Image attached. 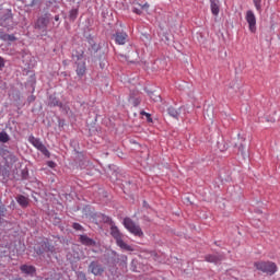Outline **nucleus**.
Returning a JSON list of instances; mask_svg holds the SVG:
<instances>
[{
	"instance_id": "1",
	"label": "nucleus",
	"mask_w": 280,
	"mask_h": 280,
	"mask_svg": "<svg viewBox=\"0 0 280 280\" xmlns=\"http://www.w3.org/2000/svg\"><path fill=\"white\" fill-rule=\"evenodd\" d=\"M110 235H112V237H114L117 246H119V248H121V250H128V252L135 250V248H132V246H130V245L126 244V242H124V234H121V232L119 231V228H117V225L110 226Z\"/></svg>"
},
{
	"instance_id": "2",
	"label": "nucleus",
	"mask_w": 280,
	"mask_h": 280,
	"mask_svg": "<svg viewBox=\"0 0 280 280\" xmlns=\"http://www.w3.org/2000/svg\"><path fill=\"white\" fill-rule=\"evenodd\" d=\"M254 266L256 270L265 272V275H269L270 277H272V275H275V272L278 270L277 264L272 261H256Z\"/></svg>"
},
{
	"instance_id": "3",
	"label": "nucleus",
	"mask_w": 280,
	"mask_h": 280,
	"mask_svg": "<svg viewBox=\"0 0 280 280\" xmlns=\"http://www.w3.org/2000/svg\"><path fill=\"white\" fill-rule=\"evenodd\" d=\"M124 226H125V229H127V231H129V233H131L136 237H143V230H141V226H139V224L135 223V221H132V219L125 218Z\"/></svg>"
},
{
	"instance_id": "4",
	"label": "nucleus",
	"mask_w": 280,
	"mask_h": 280,
	"mask_svg": "<svg viewBox=\"0 0 280 280\" xmlns=\"http://www.w3.org/2000/svg\"><path fill=\"white\" fill-rule=\"evenodd\" d=\"M28 141L31 142V144L36 148V150H38L39 152H42V154H44V156H47V159H49L51 156V153L49 152V150L47 149V147H45V144H43V142L40 141V139L34 137V136H30L28 137Z\"/></svg>"
},
{
	"instance_id": "5",
	"label": "nucleus",
	"mask_w": 280,
	"mask_h": 280,
	"mask_svg": "<svg viewBox=\"0 0 280 280\" xmlns=\"http://www.w3.org/2000/svg\"><path fill=\"white\" fill-rule=\"evenodd\" d=\"M0 25L2 27H10L12 25V10L4 9L0 11Z\"/></svg>"
},
{
	"instance_id": "6",
	"label": "nucleus",
	"mask_w": 280,
	"mask_h": 280,
	"mask_svg": "<svg viewBox=\"0 0 280 280\" xmlns=\"http://www.w3.org/2000/svg\"><path fill=\"white\" fill-rule=\"evenodd\" d=\"M245 20L248 24L249 32H252V34H255V32H257V18L252 10H248L246 12Z\"/></svg>"
},
{
	"instance_id": "7",
	"label": "nucleus",
	"mask_w": 280,
	"mask_h": 280,
	"mask_svg": "<svg viewBox=\"0 0 280 280\" xmlns=\"http://www.w3.org/2000/svg\"><path fill=\"white\" fill-rule=\"evenodd\" d=\"M35 250L37 255H43V253H54L56 250V247L54 245H50L49 242L44 241L40 243V246H36Z\"/></svg>"
},
{
	"instance_id": "8",
	"label": "nucleus",
	"mask_w": 280,
	"mask_h": 280,
	"mask_svg": "<svg viewBox=\"0 0 280 280\" xmlns=\"http://www.w3.org/2000/svg\"><path fill=\"white\" fill-rule=\"evenodd\" d=\"M89 272H91L95 277H100V276L104 275V268L102 267V265H100V262L92 261L89 265Z\"/></svg>"
},
{
	"instance_id": "9",
	"label": "nucleus",
	"mask_w": 280,
	"mask_h": 280,
	"mask_svg": "<svg viewBox=\"0 0 280 280\" xmlns=\"http://www.w3.org/2000/svg\"><path fill=\"white\" fill-rule=\"evenodd\" d=\"M113 36L116 45H126L128 43V33L126 32H116Z\"/></svg>"
},
{
	"instance_id": "10",
	"label": "nucleus",
	"mask_w": 280,
	"mask_h": 280,
	"mask_svg": "<svg viewBox=\"0 0 280 280\" xmlns=\"http://www.w3.org/2000/svg\"><path fill=\"white\" fill-rule=\"evenodd\" d=\"M47 25H49V18L42 16L36 22V27L38 30H47Z\"/></svg>"
},
{
	"instance_id": "11",
	"label": "nucleus",
	"mask_w": 280,
	"mask_h": 280,
	"mask_svg": "<svg viewBox=\"0 0 280 280\" xmlns=\"http://www.w3.org/2000/svg\"><path fill=\"white\" fill-rule=\"evenodd\" d=\"M77 75L82 78L84 73H86V62L84 61H77Z\"/></svg>"
},
{
	"instance_id": "12",
	"label": "nucleus",
	"mask_w": 280,
	"mask_h": 280,
	"mask_svg": "<svg viewBox=\"0 0 280 280\" xmlns=\"http://www.w3.org/2000/svg\"><path fill=\"white\" fill-rule=\"evenodd\" d=\"M210 9L213 16H218L220 14V1L210 0Z\"/></svg>"
},
{
	"instance_id": "13",
	"label": "nucleus",
	"mask_w": 280,
	"mask_h": 280,
	"mask_svg": "<svg viewBox=\"0 0 280 280\" xmlns=\"http://www.w3.org/2000/svg\"><path fill=\"white\" fill-rule=\"evenodd\" d=\"M205 259L209 264H218L219 261H222V259H224V257L222 255H207L205 257Z\"/></svg>"
},
{
	"instance_id": "14",
	"label": "nucleus",
	"mask_w": 280,
	"mask_h": 280,
	"mask_svg": "<svg viewBox=\"0 0 280 280\" xmlns=\"http://www.w3.org/2000/svg\"><path fill=\"white\" fill-rule=\"evenodd\" d=\"M21 272L24 275H34L36 272V267L32 265H22L20 267Z\"/></svg>"
},
{
	"instance_id": "15",
	"label": "nucleus",
	"mask_w": 280,
	"mask_h": 280,
	"mask_svg": "<svg viewBox=\"0 0 280 280\" xmlns=\"http://www.w3.org/2000/svg\"><path fill=\"white\" fill-rule=\"evenodd\" d=\"M72 58L77 60L75 62H83L84 61V50L82 48L77 49L72 54Z\"/></svg>"
},
{
	"instance_id": "16",
	"label": "nucleus",
	"mask_w": 280,
	"mask_h": 280,
	"mask_svg": "<svg viewBox=\"0 0 280 280\" xmlns=\"http://www.w3.org/2000/svg\"><path fill=\"white\" fill-rule=\"evenodd\" d=\"M80 242L83 244V246H95V241L86 235H81Z\"/></svg>"
},
{
	"instance_id": "17",
	"label": "nucleus",
	"mask_w": 280,
	"mask_h": 280,
	"mask_svg": "<svg viewBox=\"0 0 280 280\" xmlns=\"http://www.w3.org/2000/svg\"><path fill=\"white\" fill-rule=\"evenodd\" d=\"M18 202L20 203L21 207H27V205H30V199H27V197L20 195L18 197Z\"/></svg>"
},
{
	"instance_id": "18",
	"label": "nucleus",
	"mask_w": 280,
	"mask_h": 280,
	"mask_svg": "<svg viewBox=\"0 0 280 280\" xmlns=\"http://www.w3.org/2000/svg\"><path fill=\"white\" fill-rule=\"evenodd\" d=\"M2 40H4V43H14L16 36L3 33Z\"/></svg>"
},
{
	"instance_id": "19",
	"label": "nucleus",
	"mask_w": 280,
	"mask_h": 280,
	"mask_svg": "<svg viewBox=\"0 0 280 280\" xmlns=\"http://www.w3.org/2000/svg\"><path fill=\"white\" fill-rule=\"evenodd\" d=\"M167 113H168V115L171 116V117H174V119H178V117H179V113H178V110H176V108H174V107H168V109H167Z\"/></svg>"
},
{
	"instance_id": "20",
	"label": "nucleus",
	"mask_w": 280,
	"mask_h": 280,
	"mask_svg": "<svg viewBox=\"0 0 280 280\" xmlns=\"http://www.w3.org/2000/svg\"><path fill=\"white\" fill-rule=\"evenodd\" d=\"M10 141V136L5 131L0 132V143H8Z\"/></svg>"
},
{
	"instance_id": "21",
	"label": "nucleus",
	"mask_w": 280,
	"mask_h": 280,
	"mask_svg": "<svg viewBox=\"0 0 280 280\" xmlns=\"http://www.w3.org/2000/svg\"><path fill=\"white\" fill-rule=\"evenodd\" d=\"M49 106H60V102L58 101V98L50 96L49 97Z\"/></svg>"
},
{
	"instance_id": "22",
	"label": "nucleus",
	"mask_w": 280,
	"mask_h": 280,
	"mask_svg": "<svg viewBox=\"0 0 280 280\" xmlns=\"http://www.w3.org/2000/svg\"><path fill=\"white\" fill-rule=\"evenodd\" d=\"M254 5L257 12H261V0H254Z\"/></svg>"
},
{
	"instance_id": "23",
	"label": "nucleus",
	"mask_w": 280,
	"mask_h": 280,
	"mask_svg": "<svg viewBox=\"0 0 280 280\" xmlns=\"http://www.w3.org/2000/svg\"><path fill=\"white\" fill-rule=\"evenodd\" d=\"M70 19H71L72 21H75V19H78V10L72 9V10L70 11Z\"/></svg>"
},
{
	"instance_id": "24",
	"label": "nucleus",
	"mask_w": 280,
	"mask_h": 280,
	"mask_svg": "<svg viewBox=\"0 0 280 280\" xmlns=\"http://www.w3.org/2000/svg\"><path fill=\"white\" fill-rule=\"evenodd\" d=\"M150 97L153 102H161V95L151 93Z\"/></svg>"
},
{
	"instance_id": "25",
	"label": "nucleus",
	"mask_w": 280,
	"mask_h": 280,
	"mask_svg": "<svg viewBox=\"0 0 280 280\" xmlns=\"http://www.w3.org/2000/svg\"><path fill=\"white\" fill-rule=\"evenodd\" d=\"M8 209H5V206H0V218L5 217Z\"/></svg>"
},
{
	"instance_id": "26",
	"label": "nucleus",
	"mask_w": 280,
	"mask_h": 280,
	"mask_svg": "<svg viewBox=\"0 0 280 280\" xmlns=\"http://www.w3.org/2000/svg\"><path fill=\"white\" fill-rule=\"evenodd\" d=\"M141 115H144L147 117V121L152 122V116L145 112H141Z\"/></svg>"
},
{
	"instance_id": "27",
	"label": "nucleus",
	"mask_w": 280,
	"mask_h": 280,
	"mask_svg": "<svg viewBox=\"0 0 280 280\" xmlns=\"http://www.w3.org/2000/svg\"><path fill=\"white\" fill-rule=\"evenodd\" d=\"M73 229H75V231H82V225H80V223H73Z\"/></svg>"
},
{
	"instance_id": "28",
	"label": "nucleus",
	"mask_w": 280,
	"mask_h": 280,
	"mask_svg": "<svg viewBox=\"0 0 280 280\" xmlns=\"http://www.w3.org/2000/svg\"><path fill=\"white\" fill-rule=\"evenodd\" d=\"M47 165H48V167H51V170H54V167H56V162H54V161H48V162H47Z\"/></svg>"
},
{
	"instance_id": "29",
	"label": "nucleus",
	"mask_w": 280,
	"mask_h": 280,
	"mask_svg": "<svg viewBox=\"0 0 280 280\" xmlns=\"http://www.w3.org/2000/svg\"><path fill=\"white\" fill-rule=\"evenodd\" d=\"M3 67H5V61L0 57V69H3Z\"/></svg>"
},
{
	"instance_id": "30",
	"label": "nucleus",
	"mask_w": 280,
	"mask_h": 280,
	"mask_svg": "<svg viewBox=\"0 0 280 280\" xmlns=\"http://www.w3.org/2000/svg\"><path fill=\"white\" fill-rule=\"evenodd\" d=\"M132 12H135V14H142L141 9H137V8H133Z\"/></svg>"
},
{
	"instance_id": "31",
	"label": "nucleus",
	"mask_w": 280,
	"mask_h": 280,
	"mask_svg": "<svg viewBox=\"0 0 280 280\" xmlns=\"http://www.w3.org/2000/svg\"><path fill=\"white\" fill-rule=\"evenodd\" d=\"M81 280H86V275L80 273Z\"/></svg>"
},
{
	"instance_id": "32",
	"label": "nucleus",
	"mask_w": 280,
	"mask_h": 280,
	"mask_svg": "<svg viewBox=\"0 0 280 280\" xmlns=\"http://www.w3.org/2000/svg\"><path fill=\"white\" fill-rule=\"evenodd\" d=\"M139 104H140V101L136 100L135 103H133V106H139Z\"/></svg>"
},
{
	"instance_id": "33",
	"label": "nucleus",
	"mask_w": 280,
	"mask_h": 280,
	"mask_svg": "<svg viewBox=\"0 0 280 280\" xmlns=\"http://www.w3.org/2000/svg\"><path fill=\"white\" fill-rule=\"evenodd\" d=\"M0 40H3V31L0 30Z\"/></svg>"
},
{
	"instance_id": "34",
	"label": "nucleus",
	"mask_w": 280,
	"mask_h": 280,
	"mask_svg": "<svg viewBox=\"0 0 280 280\" xmlns=\"http://www.w3.org/2000/svg\"><path fill=\"white\" fill-rule=\"evenodd\" d=\"M34 100H36V97L31 96V97L28 98V102H34Z\"/></svg>"
},
{
	"instance_id": "35",
	"label": "nucleus",
	"mask_w": 280,
	"mask_h": 280,
	"mask_svg": "<svg viewBox=\"0 0 280 280\" xmlns=\"http://www.w3.org/2000/svg\"><path fill=\"white\" fill-rule=\"evenodd\" d=\"M55 21H60V16H59V15H56V16H55Z\"/></svg>"
},
{
	"instance_id": "36",
	"label": "nucleus",
	"mask_w": 280,
	"mask_h": 280,
	"mask_svg": "<svg viewBox=\"0 0 280 280\" xmlns=\"http://www.w3.org/2000/svg\"><path fill=\"white\" fill-rule=\"evenodd\" d=\"M141 8H142V9H143V8H150V5H148V4H144V5H142Z\"/></svg>"
},
{
	"instance_id": "37",
	"label": "nucleus",
	"mask_w": 280,
	"mask_h": 280,
	"mask_svg": "<svg viewBox=\"0 0 280 280\" xmlns=\"http://www.w3.org/2000/svg\"><path fill=\"white\" fill-rule=\"evenodd\" d=\"M147 205V202L144 201V206Z\"/></svg>"
}]
</instances>
